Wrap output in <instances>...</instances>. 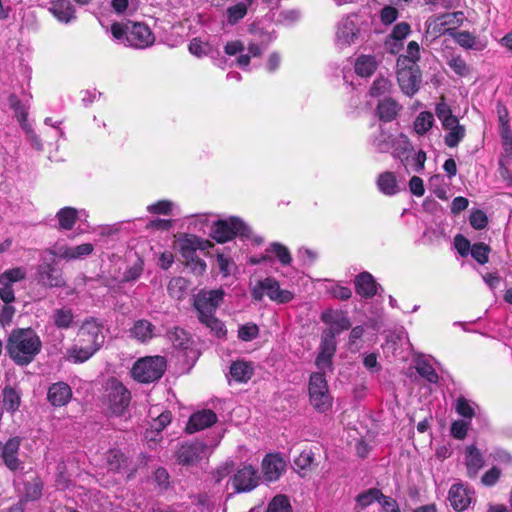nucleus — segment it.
I'll return each mask as SVG.
<instances>
[{
	"mask_svg": "<svg viewBox=\"0 0 512 512\" xmlns=\"http://www.w3.org/2000/svg\"><path fill=\"white\" fill-rule=\"evenodd\" d=\"M322 322L329 327L327 335L330 337V339L325 343V346L322 347L323 367L327 362L326 357H330L335 351V341L333 340L334 336L343 330H347L351 324L347 314L341 310H327L325 313H322Z\"/></svg>",
	"mask_w": 512,
	"mask_h": 512,
	"instance_id": "nucleus-4",
	"label": "nucleus"
},
{
	"mask_svg": "<svg viewBox=\"0 0 512 512\" xmlns=\"http://www.w3.org/2000/svg\"><path fill=\"white\" fill-rule=\"evenodd\" d=\"M106 397L111 411L117 415L124 411L131 399L130 392L116 379L107 382Z\"/></svg>",
	"mask_w": 512,
	"mask_h": 512,
	"instance_id": "nucleus-10",
	"label": "nucleus"
},
{
	"mask_svg": "<svg viewBox=\"0 0 512 512\" xmlns=\"http://www.w3.org/2000/svg\"><path fill=\"white\" fill-rule=\"evenodd\" d=\"M391 136L384 132L382 129L379 130L378 135L372 140V145L379 152H388L391 149Z\"/></svg>",
	"mask_w": 512,
	"mask_h": 512,
	"instance_id": "nucleus-59",
	"label": "nucleus"
},
{
	"mask_svg": "<svg viewBox=\"0 0 512 512\" xmlns=\"http://www.w3.org/2000/svg\"><path fill=\"white\" fill-rule=\"evenodd\" d=\"M266 253L274 256L283 266H288L292 262V256L288 248L281 243L273 242L266 249Z\"/></svg>",
	"mask_w": 512,
	"mask_h": 512,
	"instance_id": "nucleus-37",
	"label": "nucleus"
},
{
	"mask_svg": "<svg viewBox=\"0 0 512 512\" xmlns=\"http://www.w3.org/2000/svg\"><path fill=\"white\" fill-rule=\"evenodd\" d=\"M216 421L217 416L212 410H201L191 415L186 426V431L188 433H195L197 431L210 427Z\"/></svg>",
	"mask_w": 512,
	"mask_h": 512,
	"instance_id": "nucleus-20",
	"label": "nucleus"
},
{
	"mask_svg": "<svg viewBox=\"0 0 512 512\" xmlns=\"http://www.w3.org/2000/svg\"><path fill=\"white\" fill-rule=\"evenodd\" d=\"M264 49L265 48L263 46L257 43H249L247 47L248 53L239 55L236 59V64L242 69L247 68L250 63L251 57L260 56L263 53Z\"/></svg>",
	"mask_w": 512,
	"mask_h": 512,
	"instance_id": "nucleus-40",
	"label": "nucleus"
},
{
	"mask_svg": "<svg viewBox=\"0 0 512 512\" xmlns=\"http://www.w3.org/2000/svg\"><path fill=\"white\" fill-rule=\"evenodd\" d=\"M465 19L464 13L461 11L445 13L439 15V20L442 22L439 25L447 26V28H452L455 31V28L460 26Z\"/></svg>",
	"mask_w": 512,
	"mask_h": 512,
	"instance_id": "nucleus-50",
	"label": "nucleus"
},
{
	"mask_svg": "<svg viewBox=\"0 0 512 512\" xmlns=\"http://www.w3.org/2000/svg\"><path fill=\"white\" fill-rule=\"evenodd\" d=\"M230 375L237 382H247L253 375V366L247 361H234L230 366Z\"/></svg>",
	"mask_w": 512,
	"mask_h": 512,
	"instance_id": "nucleus-31",
	"label": "nucleus"
},
{
	"mask_svg": "<svg viewBox=\"0 0 512 512\" xmlns=\"http://www.w3.org/2000/svg\"><path fill=\"white\" fill-rule=\"evenodd\" d=\"M477 409L478 406L474 402L469 401L463 396L457 398L456 400L455 410L463 418L471 420L476 415Z\"/></svg>",
	"mask_w": 512,
	"mask_h": 512,
	"instance_id": "nucleus-38",
	"label": "nucleus"
},
{
	"mask_svg": "<svg viewBox=\"0 0 512 512\" xmlns=\"http://www.w3.org/2000/svg\"><path fill=\"white\" fill-rule=\"evenodd\" d=\"M377 67L378 62L372 55H360L354 63L355 73L360 77H370Z\"/></svg>",
	"mask_w": 512,
	"mask_h": 512,
	"instance_id": "nucleus-28",
	"label": "nucleus"
},
{
	"mask_svg": "<svg viewBox=\"0 0 512 512\" xmlns=\"http://www.w3.org/2000/svg\"><path fill=\"white\" fill-rule=\"evenodd\" d=\"M169 339L176 348L185 349L188 347L189 337L183 329L175 328L169 333Z\"/></svg>",
	"mask_w": 512,
	"mask_h": 512,
	"instance_id": "nucleus-57",
	"label": "nucleus"
},
{
	"mask_svg": "<svg viewBox=\"0 0 512 512\" xmlns=\"http://www.w3.org/2000/svg\"><path fill=\"white\" fill-rule=\"evenodd\" d=\"M225 292L223 289L201 290L194 297V307L198 318L215 315L217 308L223 302Z\"/></svg>",
	"mask_w": 512,
	"mask_h": 512,
	"instance_id": "nucleus-9",
	"label": "nucleus"
},
{
	"mask_svg": "<svg viewBox=\"0 0 512 512\" xmlns=\"http://www.w3.org/2000/svg\"><path fill=\"white\" fill-rule=\"evenodd\" d=\"M465 460L469 477H475L484 463L481 453L476 447L469 446L466 449Z\"/></svg>",
	"mask_w": 512,
	"mask_h": 512,
	"instance_id": "nucleus-33",
	"label": "nucleus"
},
{
	"mask_svg": "<svg viewBox=\"0 0 512 512\" xmlns=\"http://www.w3.org/2000/svg\"><path fill=\"white\" fill-rule=\"evenodd\" d=\"M489 251H490L489 247L487 245H485L484 243H476L470 249V253H471L472 257L479 264H485L488 262Z\"/></svg>",
	"mask_w": 512,
	"mask_h": 512,
	"instance_id": "nucleus-61",
	"label": "nucleus"
},
{
	"mask_svg": "<svg viewBox=\"0 0 512 512\" xmlns=\"http://www.w3.org/2000/svg\"><path fill=\"white\" fill-rule=\"evenodd\" d=\"M258 334L259 327L254 323L241 325L238 329V338L245 342L254 340Z\"/></svg>",
	"mask_w": 512,
	"mask_h": 512,
	"instance_id": "nucleus-58",
	"label": "nucleus"
},
{
	"mask_svg": "<svg viewBox=\"0 0 512 512\" xmlns=\"http://www.w3.org/2000/svg\"><path fill=\"white\" fill-rule=\"evenodd\" d=\"M455 42L466 50L482 51L487 47V41L479 39L469 31L450 32Z\"/></svg>",
	"mask_w": 512,
	"mask_h": 512,
	"instance_id": "nucleus-24",
	"label": "nucleus"
},
{
	"mask_svg": "<svg viewBox=\"0 0 512 512\" xmlns=\"http://www.w3.org/2000/svg\"><path fill=\"white\" fill-rule=\"evenodd\" d=\"M209 449L203 442L184 443L177 450V460L182 465H194L209 455Z\"/></svg>",
	"mask_w": 512,
	"mask_h": 512,
	"instance_id": "nucleus-12",
	"label": "nucleus"
},
{
	"mask_svg": "<svg viewBox=\"0 0 512 512\" xmlns=\"http://www.w3.org/2000/svg\"><path fill=\"white\" fill-rule=\"evenodd\" d=\"M78 339L99 350L105 339L103 324L95 318L86 319L79 329Z\"/></svg>",
	"mask_w": 512,
	"mask_h": 512,
	"instance_id": "nucleus-11",
	"label": "nucleus"
},
{
	"mask_svg": "<svg viewBox=\"0 0 512 512\" xmlns=\"http://www.w3.org/2000/svg\"><path fill=\"white\" fill-rule=\"evenodd\" d=\"M448 501L455 511L462 512L475 502V492L464 484L457 483L449 489Z\"/></svg>",
	"mask_w": 512,
	"mask_h": 512,
	"instance_id": "nucleus-14",
	"label": "nucleus"
},
{
	"mask_svg": "<svg viewBox=\"0 0 512 512\" xmlns=\"http://www.w3.org/2000/svg\"><path fill=\"white\" fill-rule=\"evenodd\" d=\"M264 295L277 304H286L294 299V293L282 289L279 282L273 277L259 280L251 289V296L255 301H261Z\"/></svg>",
	"mask_w": 512,
	"mask_h": 512,
	"instance_id": "nucleus-5",
	"label": "nucleus"
},
{
	"mask_svg": "<svg viewBox=\"0 0 512 512\" xmlns=\"http://www.w3.org/2000/svg\"><path fill=\"white\" fill-rule=\"evenodd\" d=\"M27 268L17 266L5 270L0 274V299L5 304H12L15 301L14 285L26 279Z\"/></svg>",
	"mask_w": 512,
	"mask_h": 512,
	"instance_id": "nucleus-8",
	"label": "nucleus"
},
{
	"mask_svg": "<svg viewBox=\"0 0 512 512\" xmlns=\"http://www.w3.org/2000/svg\"><path fill=\"white\" fill-rule=\"evenodd\" d=\"M310 402L315 409L320 408V374L313 373L309 382Z\"/></svg>",
	"mask_w": 512,
	"mask_h": 512,
	"instance_id": "nucleus-48",
	"label": "nucleus"
},
{
	"mask_svg": "<svg viewBox=\"0 0 512 512\" xmlns=\"http://www.w3.org/2000/svg\"><path fill=\"white\" fill-rule=\"evenodd\" d=\"M440 22L442 21L439 20V16L429 18L426 21V33L436 38L437 36L442 35L444 33H448L450 35V32H454L452 28H447V26L439 25Z\"/></svg>",
	"mask_w": 512,
	"mask_h": 512,
	"instance_id": "nucleus-51",
	"label": "nucleus"
},
{
	"mask_svg": "<svg viewBox=\"0 0 512 512\" xmlns=\"http://www.w3.org/2000/svg\"><path fill=\"white\" fill-rule=\"evenodd\" d=\"M72 397L71 387L64 382H57L49 387L47 398L56 407L65 406Z\"/></svg>",
	"mask_w": 512,
	"mask_h": 512,
	"instance_id": "nucleus-22",
	"label": "nucleus"
},
{
	"mask_svg": "<svg viewBox=\"0 0 512 512\" xmlns=\"http://www.w3.org/2000/svg\"><path fill=\"white\" fill-rule=\"evenodd\" d=\"M391 149L394 157L404 161V157L412 151L411 143L408 137L404 134H399L394 138H391Z\"/></svg>",
	"mask_w": 512,
	"mask_h": 512,
	"instance_id": "nucleus-34",
	"label": "nucleus"
},
{
	"mask_svg": "<svg viewBox=\"0 0 512 512\" xmlns=\"http://www.w3.org/2000/svg\"><path fill=\"white\" fill-rule=\"evenodd\" d=\"M111 33L115 40L135 49L148 48L155 41V36L150 27L142 22L113 23Z\"/></svg>",
	"mask_w": 512,
	"mask_h": 512,
	"instance_id": "nucleus-2",
	"label": "nucleus"
},
{
	"mask_svg": "<svg viewBox=\"0 0 512 512\" xmlns=\"http://www.w3.org/2000/svg\"><path fill=\"white\" fill-rule=\"evenodd\" d=\"M434 123V116L431 112H421L414 121V130L417 134L423 135L431 129Z\"/></svg>",
	"mask_w": 512,
	"mask_h": 512,
	"instance_id": "nucleus-41",
	"label": "nucleus"
},
{
	"mask_svg": "<svg viewBox=\"0 0 512 512\" xmlns=\"http://www.w3.org/2000/svg\"><path fill=\"white\" fill-rule=\"evenodd\" d=\"M189 52L197 57H203L208 54L210 46L208 43L198 38H193L189 44Z\"/></svg>",
	"mask_w": 512,
	"mask_h": 512,
	"instance_id": "nucleus-63",
	"label": "nucleus"
},
{
	"mask_svg": "<svg viewBox=\"0 0 512 512\" xmlns=\"http://www.w3.org/2000/svg\"><path fill=\"white\" fill-rule=\"evenodd\" d=\"M42 342L30 328L14 330L8 338L7 351L18 365H28L40 352Z\"/></svg>",
	"mask_w": 512,
	"mask_h": 512,
	"instance_id": "nucleus-1",
	"label": "nucleus"
},
{
	"mask_svg": "<svg viewBox=\"0 0 512 512\" xmlns=\"http://www.w3.org/2000/svg\"><path fill=\"white\" fill-rule=\"evenodd\" d=\"M107 464L110 470L119 471L125 464L126 458L118 449H112L106 456Z\"/></svg>",
	"mask_w": 512,
	"mask_h": 512,
	"instance_id": "nucleus-53",
	"label": "nucleus"
},
{
	"mask_svg": "<svg viewBox=\"0 0 512 512\" xmlns=\"http://www.w3.org/2000/svg\"><path fill=\"white\" fill-rule=\"evenodd\" d=\"M98 350L78 339L77 343L67 348L65 357L73 363H83L89 360Z\"/></svg>",
	"mask_w": 512,
	"mask_h": 512,
	"instance_id": "nucleus-23",
	"label": "nucleus"
},
{
	"mask_svg": "<svg viewBox=\"0 0 512 512\" xmlns=\"http://www.w3.org/2000/svg\"><path fill=\"white\" fill-rule=\"evenodd\" d=\"M400 105L391 98H385L378 103L377 113L384 122H390L396 118L400 111Z\"/></svg>",
	"mask_w": 512,
	"mask_h": 512,
	"instance_id": "nucleus-30",
	"label": "nucleus"
},
{
	"mask_svg": "<svg viewBox=\"0 0 512 512\" xmlns=\"http://www.w3.org/2000/svg\"><path fill=\"white\" fill-rule=\"evenodd\" d=\"M381 496H382V493L379 489L370 488V489L364 491L363 493H360L356 497L357 506L360 507L361 509H364V508L370 506L375 501L379 502Z\"/></svg>",
	"mask_w": 512,
	"mask_h": 512,
	"instance_id": "nucleus-43",
	"label": "nucleus"
},
{
	"mask_svg": "<svg viewBox=\"0 0 512 512\" xmlns=\"http://www.w3.org/2000/svg\"><path fill=\"white\" fill-rule=\"evenodd\" d=\"M259 482L258 471L252 465H243L231 479V485L236 492L253 490Z\"/></svg>",
	"mask_w": 512,
	"mask_h": 512,
	"instance_id": "nucleus-13",
	"label": "nucleus"
},
{
	"mask_svg": "<svg viewBox=\"0 0 512 512\" xmlns=\"http://www.w3.org/2000/svg\"><path fill=\"white\" fill-rule=\"evenodd\" d=\"M267 512H292L288 498L284 495L275 496L269 503Z\"/></svg>",
	"mask_w": 512,
	"mask_h": 512,
	"instance_id": "nucleus-56",
	"label": "nucleus"
},
{
	"mask_svg": "<svg viewBox=\"0 0 512 512\" xmlns=\"http://www.w3.org/2000/svg\"><path fill=\"white\" fill-rule=\"evenodd\" d=\"M49 11L62 23H69L75 19V10L69 0H57L52 3Z\"/></svg>",
	"mask_w": 512,
	"mask_h": 512,
	"instance_id": "nucleus-26",
	"label": "nucleus"
},
{
	"mask_svg": "<svg viewBox=\"0 0 512 512\" xmlns=\"http://www.w3.org/2000/svg\"><path fill=\"white\" fill-rule=\"evenodd\" d=\"M37 281L47 288L62 287L65 280L62 271L49 263H43L37 269Z\"/></svg>",
	"mask_w": 512,
	"mask_h": 512,
	"instance_id": "nucleus-16",
	"label": "nucleus"
},
{
	"mask_svg": "<svg viewBox=\"0 0 512 512\" xmlns=\"http://www.w3.org/2000/svg\"><path fill=\"white\" fill-rule=\"evenodd\" d=\"M247 4L238 2L235 5L229 6L226 9V18L227 22L230 25L237 24L240 20H242L247 15Z\"/></svg>",
	"mask_w": 512,
	"mask_h": 512,
	"instance_id": "nucleus-39",
	"label": "nucleus"
},
{
	"mask_svg": "<svg viewBox=\"0 0 512 512\" xmlns=\"http://www.w3.org/2000/svg\"><path fill=\"white\" fill-rule=\"evenodd\" d=\"M212 243L193 234H185L179 239V251L184 259L193 260L197 257V251H204L209 249Z\"/></svg>",
	"mask_w": 512,
	"mask_h": 512,
	"instance_id": "nucleus-15",
	"label": "nucleus"
},
{
	"mask_svg": "<svg viewBox=\"0 0 512 512\" xmlns=\"http://www.w3.org/2000/svg\"><path fill=\"white\" fill-rule=\"evenodd\" d=\"M417 372L430 383L438 382V374L435 369L425 360H420L416 364Z\"/></svg>",
	"mask_w": 512,
	"mask_h": 512,
	"instance_id": "nucleus-55",
	"label": "nucleus"
},
{
	"mask_svg": "<svg viewBox=\"0 0 512 512\" xmlns=\"http://www.w3.org/2000/svg\"><path fill=\"white\" fill-rule=\"evenodd\" d=\"M209 214H197V215H191L187 217L188 219V226L190 229L202 231L205 229V227L209 223Z\"/></svg>",
	"mask_w": 512,
	"mask_h": 512,
	"instance_id": "nucleus-62",
	"label": "nucleus"
},
{
	"mask_svg": "<svg viewBox=\"0 0 512 512\" xmlns=\"http://www.w3.org/2000/svg\"><path fill=\"white\" fill-rule=\"evenodd\" d=\"M3 405L8 411H16L20 405L19 394L14 389L6 387L3 391Z\"/></svg>",
	"mask_w": 512,
	"mask_h": 512,
	"instance_id": "nucleus-52",
	"label": "nucleus"
},
{
	"mask_svg": "<svg viewBox=\"0 0 512 512\" xmlns=\"http://www.w3.org/2000/svg\"><path fill=\"white\" fill-rule=\"evenodd\" d=\"M20 442L19 437L10 438L1 449V458L6 467L12 471L19 469L21 465L18 458Z\"/></svg>",
	"mask_w": 512,
	"mask_h": 512,
	"instance_id": "nucleus-19",
	"label": "nucleus"
},
{
	"mask_svg": "<svg viewBox=\"0 0 512 512\" xmlns=\"http://www.w3.org/2000/svg\"><path fill=\"white\" fill-rule=\"evenodd\" d=\"M56 218L60 230H71L79 218V212L75 208L64 207L57 212Z\"/></svg>",
	"mask_w": 512,
	"mask_h": 512,
	"instance_id": "nucleus-32",
	"label": "nucleus"
},
{
	"mask_svg": "<svg viewBox=\"0 0 512 512\" xmlns=\"http://www.w3.org/2000/svg\"><path fill=\"white\" fill-rule=\"evenodd\" d=\"M360 34L356 16H348L341 20L337 30V41L345 46L354 44Z\"/></svg>",
	"mask_w": 512,
	"mask_h": 512,
	"instance_id": "nucleus-17",
	"label": "nucleus"
},
{
	"mask_svg": "<svg viewBox=\"0 0 512 512\" xmlns=\"http://www.w3.org/2000/svg\"><path fill=\"white\" fill-rule=\"evenodd\" d=\"M322 282H324L322 286L325 294L331 298L338 300H348L352 295V291L348 287L342 286L330 280H322Z\"/></svg>",
	"mask_w": 512,
	"mask_h": 512,
	"instance_id": "nucleus-36",
	"label": "nucleus"
},
{
	"mask_svg": "<svg viewBox=\"0 0 512 512\" xmlns=\"http://www.w3.org/2000/svg\"><path fill=\"white\" fill-rule=\"evenodd\" d=\"M249 234L250 228L238 217L216 221L211 231L212 237L219 243L230 241L235 236L247 237Z\"/></svg>",
	"mask_w": 512,
	"mask_h": 512,
	"instance_id": "nucleus-7",
	"label": "nucleus"
},
{
	"mask_svg": "<svg viewBox=\"0 0 512 512\" xmlns=\"http://www.w3.org/2000/svg\"><path fill=\"white\" fill-rule=\"evenodd\" d=\"M397 80L402 92L408 96H413L418 92L421 84L419 66L413 61L398 58Z\"/></svg>",
	"mask_w": 512,
	"mask_h": 512,
	"instance_id": "nucleus-6",
	"label": "nucleus"
},
{
	"mask_svg": "<svg viewBox=\"0 0 512 512\" xmlns=\"http://www.w3.org/2000/svg\"><path fill=\"white\" fill-rule=\"evenodd\" d=\"M172 419V415L170 411H163L156 418H153L151 423V428L156 432L162 431Z\"/></svg>",
	"mask_w": 512,
	"mask_h": 512,
	"instance_id": "nucleus-64",
	"label": "nucleus"
},
{
	"mask_svg": "<svg viewBox=\"0 0 512 512\" xmlns=\"http://www.w3.org/2000/svg\"><path fill=\"white\" fill-rule=\"evenodd\" d=\"M378 189L385 195L392 196L399 193L400 188L393 172H383L377 179Z\"/></svg>",
	"mask_w": 512,
	"mask_h": 512,
	"instance_id": "nucleus-29",
	"label": "nucleus"
},
{
	"mask_svg": "<svg viewBox=\"0 0 512 512\" xmlns=\"http://www.w3.org/2000/svg\"><path fill=\"white\" fill-rule=\"evenodd\" d=\"M448 66L459 76L469 75L470 68L461 55H451L447 60Z\"/></svg>",
	"mask_w": 512,
	"mask_h": 512,
	"instance_id": "nucleus-49",
	"label": "nucleus"
},
{
	"mask_svg": "<svg viewBox=\"0 0 512 512\" xmlns=\"http://www.w3.org/2000/svg\"><path fill=\"white\" fill-rule=\"evenodd\" d=\"M435 113L438 119L441 121L443 127L451 126L454 121L458 120V118L452 114L450 106L443 100L437 104Z\"/></svg>",
	"mask_w": 512,
	"mask_h": 512,
	"instance_id": "nucleus-44",
	"label": "nucleus"
},
{
	"mask_svg": "<svg viewBox=\"0 0 512 512\" xmlns=\"http://www.w3.org/2000/svg\"><path fill=\"white\" fill-rule=\"evenodd\" d=\"M286 462L278 454H268L262 461V471L265 480L276 481L285 472Z\"/></svg>",
	"mask_w": 512,
	"mask_h": 512,
	"instance_id": "nucleus-18",
	"label": "nucleus"
},
{
	"mask_svg": "<svg viewBox=\"0 0 512 512\" xmlns=\"http://www.w3.org/2000/svg\"><path fill=\"white\" fill-rule=\"evenodd\" d=\"M10 107L14 110L17 120L22 127L28 122V107L21 103L17 96L11 95L9 97Z\"/></svg>",
	"mask_w": 512,
	"mask_h": 512,
	"instance_id": "nucleus-42",
	"label": "nucleus"
},
{
	"mask_svg": "<svg viewBox=\"0 0 512 512\" xmlns=\"http://www.w3.org/2000/svg\"><path fill=\"white\" fill-rule=\"evenodd\" d=\"M50 318L55 327L67 330L73 326L75 315L71 308L63 307L53 310Z\"/></svg>",
	"mask_w": 512,
	"mask_h": 512,
	"instance_id": "nucleus-27",
	"label": "nucleus"
},
{
	"mask_svg": "<svg viewBox=\"0 0 512 512\" xmlns=\"http://www.w3.org/2000/svg\"><path fill=\"white\" fill-rule=\"evenodd\" d=\"M130 337L141 343H147L157 336V329L150 321L139 319L129 330Z\"/></svg>",
	"mask_w": 512,
	"mask_h": 512,
	"instance_id": "nucleus-21",
	"label": "nucleus"
},
{
	"mask_svg": "<svg viewBox=\"0 0 512 512\" xmlns=\"http://www.w3.org/2000/svg\"><path fill=\"white\" fill-rule=\"evenodd\" d=\"M199 321L204 324L210 331L218 338H223L226 336V328L224 323L215 317V315L208 316L206 318L199 319Z\"/></svg>",
	"mask_w": 512,
	"mask_h": 512,
	"instance_id": "nucleus-46",
	"label": "nucleus"
},
{
	"mask_svg": "<svg viewBox=\"0 0 512 512\" xmlns=\"http://www.w3.org/2000/svg\"><path fill=\"white\" fill-rule=\"evenodd\" d=\"M43 485L41 481L34 480L25 484L24 497L22 499L25 500V504L27 501H35L38 500L42 495Z\"/></svg>",
	"mask_w": 512,
	"mask_h": 512,
	"instance_id": "nucleus-54",
	"label": "nucleus"
},
{
	"mask_svg": "<svg viewBox=\"0 0 512 512\" xmlns=\"http://www.w3.org/2000/svg\"><path fill=\"white\" fill-rule=\"evenodd\" d=\"M166 370V360L162 356H147L137 360L132 369V377L141 383H151L162 377Z\"/></svg>",
	"mask_w": 512,
	"mask_h": 512,
	"instance_id": "nucleus-3",
	"label": "nucleus"
},
{
	"mask_svg": "<svg viewBox=\"0 0 512 512\" xmlns=\"http://www.w3.org/2000/svg\"><path fill=\"white\" fill-rule=\"evenodd\" d=\"M426 161V153L422 150L415 153L413 156H410V153L404 157V161H402L405 167L411 168L414 172H421L424 169V164Z\"/></svg>",
	"mask_w": 512,
	"mask_h": 512,
	"instance_id": "nucleus-45",
	"label": "nucleus"
},
{
	"mask_svg": "<svg viewBox=\"0 0 512 512\" xmlns=\"http://www.w3.org/2000/svg\"><path fill=\"white\" fill-rule=\"evenodd\" d=\"M443 128L448 131L445 135L444 141L450 148L456 147L465 137V127L459 124V120L454 121L451 126H445Z\"/></svg>",
	"mask_w": 512,
	"mask_h": 512,
	"instance_id": "nucleus-35",
	"label": "nucleus"
},
{
	"mask_svg": "<svg viewBox=\"0 0 512 512\" xmlns=\"http://www.w3.org/2000/svg\"><path fill=\"white\" fill-rule=\"evenodd\" d=\"M392 90V83L389 79L380 76L372 83L369 93L373 97H379L390 93Z\"/></svg>",
	"mask_w": 512,
	"mask_h": 512,
	"instance_id": "nucleus-47",
	"label": "nucleus"
},
{
	"mask_svg": "<svg viewBox=\"0 0 512 512\" xmlns=\"http://www.w3.org/2000/svg\"><path fill=\"white\" fill-rule=\"evenodd\" d=\"M174 207V203L169 200H160L147 206V211L151 214L169 215Z\"/></svg>",
	"mask_w": 512,
	"mask_h": 512,
	"instance_id": "nucleus-60",
	"label": "nucleus"
},
{
	"mask_svg": "<svg viewBox=\"0 0 512 512\" xmlns=\"http://www.w3.org/2000/svg\"><path fill=\"white\" fill-rule=\"evenodd\" d=\"M378 285L368 272H362L355 278L356 293L364 298H371L377 293Z\"/></svg>",
	"mask_w": 512,
	"mask_h": 512,
	"instance_id": "nucleus-25",
	"label": "nucleus"
}]
</instances>
